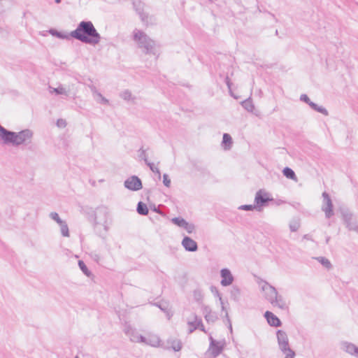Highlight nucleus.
Listing matches in <instances>:
<instances>
[{
	"instance_id": "nucleus-1",
	"label": "nucleus",
	"mask_w": 358,
	"mask_h": 358,
	"mask_svg": "<svg viewBox=\"0 0 358 358\" xmlns=\"http://www.w3.org/2000/svg\"><path fill=\"white\" fill-rule=\"evenodd\" d=\"M70 35L71 38L91 45L99 44L101 38L91 21H81L76 29L70 32Z\"/></svg>"
},
{
	"instance_id": "nucleus-2",
	"label": "nucleus",
	"mask_w": 358,
	"mask_h": 358,
	"mask_svg": "<svg viewBox=\"0 0 358 358\" xmlns=\"http://www.w3.org/2000/svg\"><path fill=\"white\" fill-rule=\"evenodd\" d=\"M34 132L29 129H25L18 132L7 130L0 124V139L5 145L15 147L21 145H28L31 142Z\"/></svg>"
},
{
	"instance_id": "nucleus-3",
	"label": "nucleus",
	"mask_w": 358,
	"mask_h": 358,
	"mask_svg": "<svg viewBox=\"0 0 358 358\" xmlns=\"http://www.w3.org/2000/svg\"><path fill=\"white\" fill-rule=\"evenodd\" d=\"M133 40L137 46L147 54H157L155 42L141 30L135 29L133 31Z\"/></svg>"
},
{
	"instance_id": "nucleus-4",
	"label": "nucleus",
	"mask_w": 358,
	"mask_h": 358,
	"mask_svg": "<svg viewBox=\"0 0 358 358\" xmlns=\"http://www.w3.org/2000/svg\"><path fill=\"white\" fill-rule=\"evenodd\" d=\"M278 349L285 355V358H294L296 354L291 348L287 332L278 329L275 332Z\"/></svg>"
},
{
	"instance_id": "nucleus-5",
	"label": "nucleus",
	"mask_w": 358,
	"mask_h": 358,
	"mask_svg": "<svg viewBox=\"0 0 358 358\" xmlns=\"http://www.w3.org/2000/svg\"><path fill=\"white\" fill-rule=\"evenodd\" d=\"M209 341L210 344L206 352V356L215 358L222 352L227 345V342L224 338L215 340L211 335L209 336Z\"/></svg>"
},
{
	"instance_id": "nucleus-6",
	"label": "nucleus",
	"mask_w": 358,
	"mask_h": 358,
	"mask_svg": "<svg viewBox=\"0 0 358 358\" xmlns=\"http://www.w3.org/2000/svg\"><path fill=\"white\" fill-rule=\"evenodd\" d=\"M273 200V199L269 192L262 189L258 190L255 196V204L257 207V211H262L263 208L267 205V203Z\"/></svg>"
},
{
	"instance_id": "nucleus-7",
	"label": "nucleus",
	"mask_w": 358,
	"mask_h": 358,
	"mask_svg": "<svg viewBox=\"0 0 358 358\" xmlns=\"http://www.w3.org/2000/svg\"><path fill=\"white\" fill-rule=\"evenodd\" d=\"M188 334H192L194 331L199 329L206 333L201 319L196 314L192 313L186 320Z\"/></svg>"
},
{
	"instance_id": "nucleus-8",
	"label": "nucleus",
	"mask_w": 358,
	"mask_h": 358,
	"mask_svg": "<svg viewBox=\"0 0 358 358\" xmlns=\"http://www.w3.org/2000/svg\"><path fill=\"white\" fill-rule=\"evenodd\" d=\"M257 283L261 291L264 293V298L271 303L278 292L277 289L264 280H259Z\"/></svg>"
},
{
	"instance_id": "nucleus-9",
	"label": "nucleus",
	"mask_w": 358,
	"mask_h": 358,
	"mask_svg": "<svg viewBox=\"0 0 358 358\" xmlns=\"http://www.w3.org/2000/svg\"><path fill=\"white\" fill-rule=\"evenodd\" d=\"M342 216L346 227L350 231L358 233V221L353 215L347 210H343L342 211Z\"/></svg>"
},
{
	"instance_id": "nucleus-10",
	"label": "nucleus",
	"mask_w": 358,
	"mask_h": 358,
	"mask_svg": "<svg viewBox=\"0 0 358 358\" xmlns=\"http://www.w3.org/2000/svg\"><path fill=\"white\" fill-rule=\"evenodd\" d=\"M171 222L177 227L185 230L187 233L191 234L195 231V225L192 223L188 222L181 217H173Z\"/></svg>"
},
{
	"instance_id": "nucleus-11",
	"label": "nucleus",
	"mask_w": 358,
	"mask_h": 358,
	"mask_svg": "<svg viewBox=\"0 0 358 358\" xmlns=\"http://www.w3.org/2000/svg\"><path fill=\"white\" fill-rule=\"evenodd\" d=\"M273 307H276L282 310H287L289 309V301L278 292L270 303Z\"/></svg>"
},
{
	"instance_id": "nucleus-12",
	"label": "nucleus",
	"mask_w": 358,
	"mask_h": 358,
	"mask_svg": "<svg viewBox=\"0 0 358 358\" xmlns=\"http://www.w3.org/2000/svg\"><path fill=\"white\" fill-rule=\"evenodd\" d=\"M123 331L131 342L141 343L143 341V336L139 334L138 331L129 324H126Z\"/></svg>"
},
{
	"instance_id": "nucleus-13",
	"label": "nucleus",
	"mask_w": 358,
	"mask_h": 358,
	"mask_svg": "<svg viewBox=\"0 0 358 358\" xmlns=\"http://www.w3.org/2000/svg\"><path fill=\"white\" fill-rule=\"evenodd\" d=\"M124 187L131 190V191H138L142 189V182L141 179L136 176H132L129 177L124 182Z\"/></svg>"
},
{
	"instance_id": "nucleus-14",
	"label": "nucleus",
	"mask_w": 358,
	"mask_h": 358,
	"mask_svg": "<svg viewBox=\"0 0 358 358\" xmlns=\"http://www.w3.org/2000/svg\"><path fill=\"white\" fill-rule=\"evenodd\" d=\"M220 274L221 278L220 285L222 287H228L233 284L234 277L229 268H222L220 271Z\"/></svg>"
},
{
	"instance_id": "nucleus-15",
	"label": "nucleus",
	"mask_w": 358,
	"mask_h": 358,
	"mask_svg": "<svg viewBox=\"0 0 358 358\" xmlns=\"http://www.w3.org/2000/svg\"><path fill=\"white\" fill-rule=\"evenodd\" d=\"M323 203L322 210L324 212L327 218L331 217L334 215L333 204L329 194L326 192L322 194Z\"/></svg>"
},
{
	"instance_id": "nucleus-16",
	"label": "nucleus",
	"mask_w": 358,
	"mask_h": 358,
	"mask_svg": "<svg viewBox=\"0 0 358 358\" xmlns=\"http://www.w3.org/2000/svg\"><path fill=\"white\" fill-rule=\"evenodd\" d=\"M341 349L346 353L358 358V347L348 341H342L340 343Z\"/></svg>"
},
{
	"instance_id": "nucleus-17",
	"label": "nucleus",
	"mask_w": 358,
	"mask_h": 358,
	"mask_svg": "<svg viewBox=\"0 0 358 358\" xmlns=\"http://www.w3.org/2000/svg\"><path fill=\"white\" fill-rule=\"evenodd\" d=\"M300 100L301 101H303V102L306 103L307 104H308L310 106V107L312 109L315 110V111L319 112L324 115H328V111L326 108H324V107H322L321 106H318L316 103L311 101L310 100L309 97L306 94H301L300 96Z\"/></svg>"
},
{
	"instance_id": "nucleus-18",
	"label": "nucleus",
	"mask_w": 358,
	"mask_h": 358,
	"mask_svg": "<svg viewBox=\"0 0 358 358\" xmlns=\"http://www.w3.org/2000/svg\"><path fill=\"white\" fill-rule=\"evenodd\" d=\"M143 341L141 343L150 345L152 347L157 348L161 346V340L156 334H149L146 337L143 336Z\"/></svg>"
},
{
	"instance_id": "nucleus-19",
	"label": "nucleus",
	"mask_w": 358,
	"mask_h": 358,
	"mask_svg": "<svg viewBox=\"0 0 358 358\" xmlns=\"http://www.w3.org/2000/svg\"><path fill=\"white\" fill-rule=\"evenodd\" d=\"M181 244L185 250L189 252H195L198 249L196 242L189 236H185Z\"/></svg>"
},
{
	"instance_id": "nucleus-20",
	"label": "nucleus",
	"mask_w": 358,
	"mask_h": 358,
	"mask_svg": "<svg viewBox=\"0 0 358 358\" xmlns=\"http://www.w3.org/2000/svg\"><path fill=\"white\" fill-rule=\"evenodd\" d=\"M264 317L266 319L267 322L271 327H279L282 325L280 320L271 311H266Z\"/></svg>"
},
{
	"instance_id": "nucleus-21",
	"label": "nucleus",
	"mask_w": 358,
	"mask_h": 358,
	"mask_svg": "<svg viewBox=\"0 0 358 358\" xmlns=\"http://www.w3.org/2000/svg\"><path fill=\"white\" fill-rule=\"evenodd\" d=\"M182 348V343L180 340L178 338H169L166 341V345L164 347L166 349H172L175 352L180 351Z\"/></svg>"
},
{
	"instance_id": "nucleus-22",
	"label": "nucleus",
	"mask_w": 358,
	"mask_h": 358,
	"mask_svg": "<svg viewBox=\"0 0 358 358\" xmlns=\"http://www.w3.org/2000/svg\"><path fill=\"white\" fill-rule=\"evenodd\" d=\"M50 93L55 94L57 95H63L68 96L69 95L70 90L62 85H59L57 87H49Z\"/></svg>"
},
{
	"instance_id": "nucleus-23",
	"label": "nucleus",
	"mask_w": 358,
	"mask_h": 358,
	"mask_svg": "<svg viewBox=\"0 0 358 358\" xmlns=\"http://www.w3.org/2000/svg\"><path fill=\"white\" fill-rule=\"evenodd\" d=\"M233 145V140L231 136L229 134H224L222 137V141L221 143L222 148L224 150H231Z\"/></svg>"
},
{
	"instance_id": "nucleus-24",
	"label": "nucleus",
	"mask_w": 358,
	"mask_h": 358,
	"mask_svg": "<svg viewBox=\"0 0 358 358\" xmlns=\"http://www.w3.org/2000/svg\"><path fill=\"white\" fill-rule=\"evenodd\" d=\"M48 32L53 36H55L60 39L69 40L71 38L70 33L61 32L55 29H50Z\"/></svg>"
},
{
	"instance_id": "nucleus-25",
	"label": "nucleus",
	"mask_w": 358,
	"mask_h": 358,
	"mask_svg": "<svg viewBox=\"0 0 358 358\" xmlns=\"http://www.w3.org/2000/svg\"><path fill=\"white\" fill-rule=\"evenodd\" d=\"M229 294L232 300L238 301L241 298V290L238 286L234 285L230 289Z\"/></svg>"
},
{
	"instance_id": "nucleus-26",
	"label": "nucleus",
	"mask_w": 358,
	"mask_h": 358,
	"mask_svg": "<svg viewBox=\"0 0 358 358\" xmlns=\"http://www.w3.org/2000/svg\"><path fill=\"white\" fill-rule=\"evenodd\" d=\"M93 97L94 100L101 104L107 105L108 104V100L105 98L100 92L94 90L93 92Z\"/></svg>"
},
{
	"instance_id": "nucleus-27",
	"label": "nucleus",
	"mask_w": 358,
	"mask_h": 358,
	"mask_svg": "<svg viewBox=\"0 0 358 358\" xmlns=\"http://www.w3.org/2000/svg\"><path fill=\"white\" fill-rule=\"evenodd\" d=\"M241 105L248 112L252 113L255 110V106L250 98L243 101Z\"/></svg>"
},
{
	"instance_id": "nucleus-28",
	"label": "nucleus",
	"mask_w": 358,
	"mask_h": 358,
	"mask_svg": "<svg viewBox=\"0 0 358 358\" xmlns=\"http://www.w3.org/2000/svg\"><path fill=\"white\" fill-rule=\"evenodd\" d=\"M318 262H320L324 268L330 269L332 267L330 261L324 257H317L315 258Z\"/></svg>"
},
{
	"instance_id": "nucleus-29",
	"label": "nucleus",
	"mask_w": 358,
	"mask_h": 358,
	"mask_svg": "<svg viewBox=\"0 0 358 358\" xmlns=\"http://www.w3.org/2000/svg\"><path fill=\"white\" fill-rule=\"evenodd\" d=\"M137 212L140 215H146L148 213L147 205L141 201L138 202L137 205Z\"/></svg>"
},
{
	"instance_id": "nucleus-30",
	"label": "nucleus",
	"mask_w": 358,
	"mask_h": 358,
	"mask_svg": "<svg viewBox=\"0 0 358 358\" xmlns=\"http://www.w3.org/2000/svg\"><path fill=\"white\" fill-rule=\"evenodd\" d=\"M59 226L60 227V232H61L62 235L64 237H69L70 234H69V227H68L66 221H64L62 222V224H59Z\"/></svg>"
},
{
	"instance_id": "nucleus-31",
	"label": "nucleus",
	"mask_w": 358,
	"mask_h": 358,
	"mask_svg": "<svg viewBox=\"0 0 358 358\" xmlns=\"http://www.w3.org/2000/svg\"><path fill=\"white\" fill-rule=\"evenodd\" d=\"M282 173L286 178L289 179L296 180L295 173L292 169L286 167L283 169Z\"/></svg>"
},
{
	"instance_id": "nucleus-32",
	"label": "nucleus",
	"mask_w": 358,
	"mask_h": 358,
	"mask_svg": "<svg viewBox=\"0 0 358 358\" xmlns=\"http://www.w3.org/2000/svg\"><path fill=\"white\" fill-rule=\"evenodd\" d=\"M78 266L85 275H86L88 277L90 276L91 272L89 271L87 266L83 261L80 260L78 262Z\"/></svg>"
},
{
	"instance_id": "nucleus-33",
	"label": "nucleus",
	"mask_w": 358,
	"mask_h": 358,
	"mask_svg": "<svg viewBox=\"0 0 358 358\" xmlns=\"http://www.w3.org/2000/svg\"><path fill=\"white\" fill-rule=\"evenodd\" d=\"M50 217L55 221L57 224L59 225V224H62V222L64 221L62 220L57 213L52 212L50 213Z\"/></svg>"
},
{
	"instance_id": "nucleus-34",
	"label": "nucleus",
	"mask_w": 358,
	"mask_h": 358,
	"mask_svg": "<svg viewBox=\"0 0 358 358\" xmlns=\"http://www.w3.org/2000/svg\"><path fill=\"white\" fill-rule=\"evenodd\" d=\"M204 318L208 323H213L217 319V317L215 313H211L208 315L206 314Z\"/></svg>"
},
{
	"instance_id": "nucleus-35",
	"label": "nucleus",
	"mask_w": 358,
	"mask_h": 358,
	"mask_svg": "<svg viewBox=\"0 0 358 358\" xmlns=\"http://www.w3.org/2000/svg\"><path fill=\"white\" fill-rule=\"evenodd\" d=\"M238 209L241 210L252 211L254 210H257V207H256L255 204H254V205H241V206H238Z\"/></svg>"
},
{
	"instance_id": "nucleus-36",
	"label": "nucleus",
	"mask_w": 358,
	"mask_h": 358,
	"mask_svg": "<svg viewBox=\"0 0 358 358\" xmlns=\"http://www.w3.org/2000/svg\"><path fill=\"white\" fill-rule=\"evenodd\" d=\"M120 96L123 99L129 101L131 99V93L128 90H125L120 94Z\"/></svg>"
},
{
	"instance_id": "nucleus-37",
	"label": "nucleus",
	"mask_w": 358,
	"mask_h": 358,
	"mask_svg": "<svg viewBox=\"0 0 358 358\" xmlns=\"http://www.w3.org/2000/svg\"><path fill=\"white\" fill-rule=\"evenodd\" d=\"M56 124L59 128L64 129L66 127L67 123L66 120L60 118L57 120Z\"/></svg>"
},
{
	"instance_id": "nucleus-38",
	"label": "nucleus",
	"mask_w": 358,
	"mask_h": 358,
	"mask_svg": "<svg viewBox=\"0 0 358 358\" xmlns=\"http://www.w3.org/2000/svg\"><path fill=\"white\" fill-rule=\"evenodd\" d=\"M146 164L150 167V170L152 172L157 173L160 176V171L159 169L155 166L154 164L148 162L146 163Z\"/></svg>"
},
{
	"instance_id": "nucleus-39",
	"label": "nucleus",
	"mask_w": 358,
	"mask_h": 358,
	"mask_svg": "<svg viewBox=\"0 0 358 358\" xmlns=\"http://www.w3.org/2000/svg\"><path fill=\"white\" fill-rule=\"evenodd\" d=\"M141 5H142V3H141V1L134 2V6L136 8V10L138 11L142 20H144V14L141 13V11H140V8L141 7Z\"/></svg>"
},
{
	"instance_id": "nucleus-40",
	"label": "nucleus",
	"mask_w": 358,
	"mask_h": 358,
	"mask_svg": "<svg viewBox=\"0 0 358 358\" xmlns=\"http://www.w3.org/2000/svg\"><path fill=\"white\" fill-rule=\"evenodd\" d=\"M210 292L215 298L220 297V296L222 295L218 289L215 286L210 287Z\"/></svg>"
},
{
	"instance_id": "nucleus-41",
	"label": "nucleus",
	"mask_w": 358,
	"mask_h": 358,
	"mask_svg": "<svg viewBox=\"0 0 358 358\" xmlns=\"http://www.w3.org/2000/svg\"><path fill=\"white\" fill-rule=\"evenodd\" d=\"M217 300L219 301V303L220 305L222 311L225 312L226 313V315L228 316L227 311L225 309L224 303V301H223V299H222V296L220 295V297H217Z\"/></svg>"
},
{
	"instance_id": "nucleus-42",
	"label": "nucleus",
	"mask_w": 358,
	"mask_h": 358,
	"mask_svg": "<svg viewBox=\"0 0 358 358\" xmlns=\"http://www.w3.org/2000/svg\"><path fill=\"white\" fill-rule=\"evenodd\" d=\"M163 183L167 187H169L171 185V180L169 179V176L166 173H164L163 175Z\"/></svg>"
},
{
	"instance_id": "nucleus-43",
	"label": "nucleus",
	"mask_w": 358,
	"mask_h": 358,
	"mask_svg": "<svg viewBox=\"0 0 358 358\" xmlns=\"http://www.w3.org/2000/svg\"><path fill=\"white\" fill-rule=\"evenodd\" d=\"M299 228V224L297 222H292L289 224V229L292 231H296Z\"/></svg>"
},
{
	"instance_id": "nucleus-44",
	"label": "nucleus",
	"mask_w": 358,
	"mask_h": 358,
	"mask_svg": "<svg viewBox=\"0 0 358 358\" xmlns=\"http://www.w3.org/2000/svg\"><path fill=\"white\" fill-rule=\"evenodd\" d=\"M139 152H140L139 157L144 160L145 164L147 162H148L145 150H144L143 149H141L139 150Z\"/></svg>"
},
{
	"instance_id": "nucleus-45",
	"label": "nucleus",
	"mask_w": 358,
	"mask_h": 358,
	"mask_svg": "<svg viewBox=\"0 0 358 358\" xmlns=\"http://www.w3.org/2000/svg\"><path fill=\"white\" fill-rule=\"evenodd\" d=\"M91 257H92V259L96 262H99L101 259L100 255L96 253H92Z\"/></svg>"
},
{
	"instance_id": "nucleus-46",
	"label": "nucleus",
	"mask_w": 358,
	"mask_h": 358,
	"mask_svg": "<svg viewBox=\"0 0 358 358\" xmlns=\"http://www.w3.org/2000/svg\"><path fill=\"white\" fill-rule=\"evenodd\" d=\"M213 313V312H212L211 308L209 306H205L203 307V313L204 316L206 315V314L208 315V313Z\"/></svg>"
},
{
	"instance_id": "nucleus-47",
	"label": "nucleus",
	"mask_w": 358,
	"mask_h": 358,
	"mask_svg": "<svg viewBox=\"0 0 358 358\" xmlns=\"http://www.w3.org/2000/svg\"><path fill=\"white\" fill-rule=\"evenodd\" d=\"M101 224L103 225L104 230L106 231H107L108 230V225H109V222H108V220H106Z\"/></svg>"
},
{
	"instance_id": "nucleus-48",
	"label": "nucleus",
	"mask_w": 358,
	"mask_h": 358,
	"mask_svg": "<svg viewBox=\"0 0 358 358\" xmlns=\"http://www.w3.org/2000/svg\"><path fill=\"white\" fill-rule=\"evenodd\" d=\"M162 310L165 311L166 309V307L162 305V304H156Z\"/></svg>"
},
{
	"instance_id": "nucleus-49",
	"label": "nucleus",
	"mask_w": 358,
	"mask_h": 358,
	"mask_svg": "<svg viewBox=\"0 0 358 358\" xmlns=\"http://www.w3.org/2000/svg\"><path fill=\"white\" fill-rule=\"evenodd\" d=\"M194 294H195V297H196V300H199L201 299V296L200 292H196Z\"/></svg>"
},
{
	"instance_id": "nucleus-50",
	"label": "nucleus",
	"mask_w": 358,
	"mask_h": 358,
	"mask_svg": "<svg viewBox=\"0 0 358 358\" xmlns=\"http://www.w3.org/2000/svg\"><path fill=\"white\" fill-rule=\"evenodd\" d=\"M226 83H227V86H228L229 89H230V87H231V84H230V82H229V78H227V79H226Z\"/></svg>"
},
{
	"instance_id": "nucleus-51",
	"label": "nucleus",
	"mask_w": 358,
	"mask_h": 358,
	"mask_svg": "<svg viewBox=\"0 0 358 358\" xmlns=\"http://www.w3.org/2000/svg\"><path fill=\"white\" fill-rule=\"evenodd\" d=\"M101 212L106 216L108 215V212L106 209L101 210Z\"/></svg>"
},
{
	"instance_id": "nucleus-52",
	"label": "nucleus",
	"mask_w": 358,
	"mask_h": 358,
	"mask_svg": "<svg viewBox=\"0 0 358 358\" xmlns=\"http://www.w3.org/2000/svg\"><path fill=\"white\" fill-rule=\"evenodd\" d=\"M55 2H56L57 3H59L61 2V0H55Z\"/></svg>"
},
{
	"instance_id": "nucleus-53",
	"label": "nucleus",
	"mask_w": 358,
	"mask_h": 358,
	"mask_svg": "<svg viewBox=\"0 0 358 358\" xmlns=\"http://www.w3.org/2000/svg\"><path fill=\"white\" fill-rule=\"evenodd\" d=\"M76 358H77V357H76Z\"/></svg>"
}]
</instances>
